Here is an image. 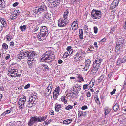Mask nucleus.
<instances>
[{"instance_id": "nucleus-1", "label": "nucleus", "mask_w": 126, "mask_h": 126, "mask_svg": "<svg viewBox=\"0 0 126 126\" xmlns=\"http://www.w3.org/2000/svg\"><path fill=\"white\" fill-rule=\"evenodd\" d=\"M35 54L34 51H30L24 52L23 50L20 51L19 55L18 56V58L20 59H23L24 57L29 58H32L35 56Z\"/></svg>"}, {"instance_id": "nucleus-2", "label": "nucleus", "mask_w": 126, "mask_h": 126, "mask_svg": "<svg viewBox=\"0 0 126 126\" xmlns=\"http://www.w3.org/2000/svg\"><path fill=\"white\" fill-rule=\"evenodd\" d=\"M68 13L69 12L67 10L65 11L63 17L62 19H60L58 22V25L59 26H64L69 23V20L67 18Z\"/></svg>"}, {"instance_id": "nucleus-3", "label": "nucleus", "mask_w": 126, "mask_h": 126, "mask_svg": "<svg viewBox=\"0 0 126 126\" xmlns=\"http://www.w3.org/2000/svg\"><path fill=\"white\" fill-rule=\"evenodd\" d=\"M47 116H39L37 118L36 117H32L30 119V121L28 123L29 126L33 125L35 122H41L45 120L47 118Z\"/></svg>"}, {"instance_id": "nucleus-4", "label": "nucleus", "mask_w": 126, "mask_h": 126, "mask_svg": "<svg viewBox=\"0 0 126 126\" xmlns=\"http://www.w3.org/2000/svg\"><path fill=\"white\" fill-rule=\"evenodd\" d=\"M101 61V59L99 57L95 59L94 62H93V68L92 70V71H94V72L97 71L99 68Z\"/></svg>"}, {"instance_id": "nucleus-5", "label": "nucleus", "mask_w": 126, "mask_h": 126, "mask_svg": "<svg viewBox=\"0 0 126 126\" xmlns=\"http://www.w3.org/2000/svg\"><path fill=\"white\" fill-rule=\"evenodd\" d=\"M14 65H13V67L10 68L8 71V75H9V76L12 77H14L17 76V75L18 73V70L16 69H15L13 67L14 66Z\"/></svg>"}, {"instance_id": "nucleus-6", "label": "nucleus", "mask_w": 126, "mask_h": 126, "mask_svg": "<svg viewBox=\"0 0 126 126\" xmlns=\"http://www.w3.org/2000/svg\"><path fill=\"white\" fill-rule=\"evenodd\" d=\"M91 15L94 19H99L101 17V12L100 11L93 9L91 13Z\"/></svg>"}, {"instance_id": "nucleus-7", "label": "nucleus", "mask_w": 126, "mask_h": 126, "mask_svg": "<svg viewBox=\"0 0 126 126\" xmlns=\"http://www.w3.org/2000/svg\"><path fill=\"white\" fill-rule=\"evenodd\" d=\"M48 34V31H45L44 32L43 31H40L39 34L38 35V38L39 40H44L46 36H47Z\"/></svg>"}, {"instance_id": "nucleus-8", "label": "nucleus", "mask_w": 126, "mask_h": 126, "mask_svg": "<svg viewBox=\"0 0 126 126\" xmlns=\"http://www.w3.org/2000/svg\"><path fill=\"white\" fill-rule=\"evenodd\" d=\"M55 55H53L51 56L45 57L41 59L42 61H45L47 63L51 62L55 58Z\"/></svg>"}, {"instance_id": "nucleus-9", "label": "nucleus", "mask_w": 126, "mask_h": 126, "mask_svg": "<svg viewBox=\"0 0 126 126\" xmlns=\"http://www.w3.org/2000/svg\"><path fill=\"white\" fill-rule=\"evenodd\" d=\"M19 11L18 10H15L13 12L12 14L10 15V17L11 20L15 19L16 17V16L19 14Z\"/></svg>"}, {"instance_id": "nucleus-10", "label": "nucleus", "mask_w": 126, "mask_h": 126, "mask_svg": "<svg viewBox=\"0 0 126 126\" xmlns=\"http://www.w3.org/2000/svg\"><path fill=\"white\" fill-rule=\"evenodd\" d=\"M52 85L51 84H50L47 89H46L45 94V96H47L51 93L52 89Z\"/></svg>"}, {"instance_id": "nucleus-11", "label": "nucleus", "mask_w": 126, "mask_h": 126, "mask_svg": "<svg viewBox=\"0 0 126 126\" xmlns=\"http://www.w3.org/2000/svg\"><path fill=\"white\" fill-rule=\"evenodd\" d=\"M44 4V3H43L42 5H39L38 9H36L35 12L38 13L41 11L42 12L43 11L45 10L46 9V7Z\"/></svg>"}, {"instance_id": "nucleus-12", "label": "nucleus", "mask_w": 126, "mask_h": 126, "mask_svg": "<svg viewBox=\"0 0 126 126\" xmlns=\"http://www.w3.org/2000/svg\"><path fill=\"white\" fill-rule=\"evenodd\" d=\"M53 55H54L52 51L50 50L46 51L42 56V58L45 57L51 56Z\"/></svg>"}, {"instance_id": "nucleus-13", "label": "nucleus", "mask_w": 126, "mask_h": 126, "mask_svg": "<svg viewBox=\"0 0 126 126\" xmlns=\"http://www.w3.org/2000/svg\"><path fill=\"white\" fill-rule=\"evenodd\" d=\"M90 63L91 61L90 60L88 59L85 61V67L83 68L84 70L86 71L89 69Z\"/></svg>"}, {"instance_id": "nucleus-14", "label": "nucleus", "mask_w": 126, "mask_h": 126, "mask_svg": "<svg viewBox=\"0 0 126 126\" xmlns=\"http://www.w3.org/2000/svg\"><path fill=\"white\" fill-rule=\"evenodd\" d=\"M118 3L119 2L117 0H115L111 4V7L112 9L114 8L118 5Z\"/></svg>"}, {"instance_id": "nucleus-15", "label": "nucleus", "mask_w": 126, "mask_h": 126, "mask_svg": "<svg viewBox=\"0 0 126 126\" xmlns=\"http://www.w3.org/2000/svg\"><path fill=\"white\" fill-rule=\"evenodd\" d=\"M0 21L3 27L6 28L7 26V24L5 19L4 18H1Z\"/></svg>"}, {"instance_id": "nucleus-16", "label": "nucleus", "mask_w": 126, "mask_h": 126, "mask_svg": "<svg viewBox=\"0 0 126 126\" xmlns=\"http://www.w3.org/2000/svg\"><path fill=\"white\" fill-rule=\"evenodd\" d=\"M77 21H75L74 22L72 25V29L73 30H75L77 29L78 27V25H77L76 24H77L76 23L77 22Z\"/></svg>"}, {"instance_id": "nucleus-17", "label": "nucleus", "mask_w": 126, "mask_h": 126, "mask_svg": "<svg viewBox=\"0 0 126 126\" xmlns=\"http://www.w3.org/2000/svg\"><path fill=\"white\" fill-rule=\"evenodd\" d=\"M44 104L43 103H41L38 106V109L40 111H42L44 109Z\"/></svg>"}, {"instance_id": "nucleus-18", "label": "nucleus", "mask_w": 126, "mask_h": 126, "mask_svg": "<svg viewBox=\"0 0 126 126\" xmlns=\"http://www.w3.org/2000/svg\"><path fill=\"white\" fill-rule=\"evenodd\" d=\"M86 115V112H83L80 111H79L78 116H84Z\"/></svg>"}, {"instance_id": "nucleus-19", "label": "nucleus", "mask_w": 126, "mask_h": 126, "mask_svg": "<svg viewBox=\"0 0 126 126\" xmlns=\"http://www.w3.org/2000/svg\"><path fill=\"white\" fill-rule=\"evenodd\" d=\"M33 103L32 102L29 101L26 103V106L27 107L31 108L33 106Z\"/></svg>"}, {"instance_id": "nucleus-20", "label": "nucleus", "mask_w": 126, "mask_h": 126, "mask_svg": "<svg viewBox=\"0 0 126 126\" xmlns=\"http://www.w3.org/2000/svg\"><path fill=\"white\" fill-rule=\"evenodd\" d=\"M72 121V119H69L64 120L63 122L64 124L68 125L70 124L71 122Z\"/></svg>"}, {"instance_id": "nucleus-21", "label": "nucleus", "mask_w": 126, "mask_h": 126, "mask_svg": "<svg viewBox=\"0 0 126 126\" xmlns=\"http://www.w3.org/2000/svg\"><path fill=\"white\" fill-rule=\"evenodd\" d=\"M60 3L59 0H55L52 2L51 5H53L55 6H57L59 5Z\"/></svg>"}, {"instance_id": "nucleus-22", "label": "nucleus", "mask_w": 126, "mask_h": 126, "mask_svg": "<svg viewBox=\"0 0 126 126\" xmlns=\"http://www.w3.org/2000/svg\"><path fill=\"white\" fill-rule=\"evenodd\" d=\"M119 108V105L118 103H116L115 104L113 107V110L114 111H116Z\"/></svg>"}, {"instance_id": "nucleus-23", "label": "nucleus", "mask_w": 126, "mask_h": 126, "mask_svg": "<svg viewBox=\"0 0 126 126\" xmlns=\"http://www.w3.org/2000/svg\"><path fill=\"white\" fill-rule=\"evenodd\" d=\"M11 110H6L3 113L1 114V116L3 117L6 114H7L10 113L11 111Z\"/></svg>"}, {"instance_id": "nucleus-24", "label": "nucleus", "mask_w": 126, "mask_h": 126, "mask_svg": "<svg viewBox=\"0 0 126 126\" xmlns=\"http://www.w3.org/2000/svg\"><path fill=\"white\" fill-rule=\"evenodd\" d=\"M118 42H117V44H120V45H122L124 41V40L121 38H119L118 40Z\"/></svg>"}, {"instance_id": "nucleus-25", "label": "nucleus", "mask_w": 126, "mask_h": 126, "mask_svg": "<svg viewBox=\"0 0 126 126\" xmlns=\"http://www.w3.org/2000/svg\"><path fill=\"white\" fill-rule=\"evenodd\" d=\"M66 98H67V97H62L61 98V101L62 102H64V103L65 104H67V101Z\"/></svg>"}, {"instance_id": "nucleus-26", "label": "nucleus", "mask_w": 126, "mask_h": 126, "mask_svg": "<svg viewBox=\"0 0 126 126\" xmlns=\"http://www.w3.org/2000/svg\"><path fill=\"white\" fill-rule=\"evenodd\" d=\"M79 37L81 39H83V31L82 29L79 30Z\"/></svg>"}, {"instance_id": "nucleus-27", "label": "nucleus", "mask_w": 126, "mask_h": 126, "mask_svg": "<svg viewBox=\"0 0 126 126\" xmlns=\"http://www.w3.org/2000/svg\"><path fill=\"white\" fill-rule=\"evenodd\" d=\"M94 98L96 102L97 103H99L100 102L98 95H94Z\"/></svg>"}, {"instance_id": "nucleus-28", "label": "nucleus", "mask_w": 126, "mask_h": 126, "mask_svg": "<svg viewBox=\"0 0 126 126\" xmlns=\"http://www.w3.org/2000/svg\"><path fill=\"white\" fill-rule=\"evenodd\" d=\"M61 106L60 105H56L55 107V109L56 111H58L61 108Z\"/></svg>"}, {"instance_id": "nucleus-29", "label": "nucleus", "mask_w": 126, "mask_h": 126, "mask_svg": "<svg viewBox=\"0 0 126 126\" xmlns=\"http://www.w3.org/2000/svg\"><path fill=\"white\" fill-rule=\"evenodd\" d=\"M50 14L48 13H46L44 15V16L47 19H49L51 17Z\"/></svg>"}, {"instance_id": "nucleus-30", "label": "nucleus", "mask_w": 126, "mask_h": 126, "mask_svg": "<svg viewBox=\"0 0 126 126\" xmlns=\"http://www.w3.org/2000/svg\"><path fill=\"white\" fill-rule=\"evenodd\" d=\"M36 100V99L35 98V97L34 98L32 96H31L29 98V101H30L31 102H32L34 104H35L34 103Z\"/></svg>"}, {"instance_id": "nucleus-31", "label": "nucleus", "mask_w": 126, "mask_h": 126, "mask_svg": "<svg viewBox=\"0 0 126 126\" xmlns=\"http://www.w3.org/2000/svg\"><path fill=\"white\" fill-rule=\"evenodd\" d=\"M19 28L21 31L23 32L26 30V26L25 25H23V26H20Z\"/></svg>"}, {"instance_id": "nucleus-32", "label": "nucleus", "mask_w": 126, "mask_h": 126, "mask_svg": "<svg viewBox=\"0 0 126 126\" xmlns=\"http://www.w3.org/2000/svg\"><path fill=\"white\" fill-rule=\"evenodd\" d=\"M59 93H56L55 92H54L53 93V98L54 99H56Z\"/></svg>"}, {"instance_id": "nucleus-33", "label": "nucleus", "mask_w": 126, "mask_h": 126, "mask_svg": "<svg viewBox=\"0 0 126 126\" xmlns=\"http://www.w3.org/2000/svg\"><path fill=\"white\" fill-rule=\"evenodd\" d=\"M77 53L79 55L80 57H81V56L84 54V51L82 50H80Z\"/></svg>"}, {"instance_id": "nucleus-34", "label": "nucleus", "mask_w": 126, "mask_h": 126, "mask_svg": "<svg viewBox=\"0 0 126 126\" xmlns=\"http://www.w3.org/2000/svg\"><path fill=\"white\" fill-rule=\"evenodd\" d=\"M2 47L4 49H6L8 48V47L6 44L4 43L2 45Z\"/></svg>"}, {"instance_id": "nucleus-35", "label": "nucleus", "mask_w": 126, "mask_h": 126, "mask_svg": "<svg viewBox=\"0 0 126 126\" xmlns=\"http://www.w3.org/2000/svg\"><path fill=\"white\" fill-rule=\"evenodd\" d=\"M123 63H124V62L123 61V59L121 60L120 59H118L117 62V65H118Z\"/></svg>"}, {"instance_id": "nucleus-36", "label": "nucleus", "mask_w": 126, "mask_h": 126, "mask_svg": "<svg viewBox=\"0 0 126 126\" xmlns=\"http://www.w3.org/2000/svg\"><path fill=\"white\" fill-rule=\"evenodd\" d=\"M41 28V29L40 31L44 32L43 31V30H47V27L46 26H42V27Z\"/></svg>"}, {"instance_id": "nucleus-37", "label": "nucleus", "mask_w": 126, "mask_h": 126, "mask_svg": "<svg viewBox=\"0 0 126 126\" xmlns=\"http://www.w3.org/2000/svg\"><path fill=\"white\" fill-rule=\"evenodd\" d=\"M18 104L20 108H22L24 105V103L23 102H21V103H19V101H18Z\"/></svg>"}, {"instance_id": "nucleus-38", "label": "nucleus", "mask_w": 126, "mask_h": 126, "mask_svg": "<svg viewBox=\"0 0 126 126\" xmlns=\"http://www.w3.org/2000/svg\"><path fill=\"white\" fill-rule=\"evenodd\" d=\"M88 34H89V33H88L87 32H85L84 33L85 37L87 38H88L89 37V36H88L89 35Z\"/></svg>"}, {"instance_id": "nucleus-39", "label": "nucleus", "mask_w": 126, "mask_h": 126, "mask_svg": "<svg viewBox=\"0 0 126 126\" xmlns=\"http://www.w3.org/2000/svg\"><path fill=\"white\" fill-rule=\"evenodd\" d=\"M80 89V86H78L77 88L75 90L76 91V93H78L79 92Z\"/></svg>"}, {"instance_id": "nucleus-40", "label": "nucleus", "mask_w": 126, "mask_h": 126, "mask_svg": "<svg viewBox=\"0 0 126 126\" xmlns=\"http://www.w3.org/2000/svg\"><path fill=\"white\" fill-rule=\"evenodd\" d=\"M72 106H71L70 105H69L66 107L65 108V109L67 110H68L69 109H72Z\"/></svg>"}, {"instance_id": "nucleus-41", "label": "nucleus", "mask_w": 126, "mask_h": 126, "mask_svg": "<svg viewBox=\"0 0 126 126\" xmlns=\"http://www.w3.org/2000/svg\"><path fill=\"white\" fill-rule=\"evenodd\" d=\"M110 109H107L105 110V114L106 115L109 113L110 111Z\"/></svg>"}, {"instance_id": "nucleus-42", "label": "nucleus", "mask_w": 126, "mask_h": 126, "mask_svg": "<svg viewBox=\"0 0 126 126\" xmlns=\"http://www.w3.org/2000/svg\"><path fill=\"white\" fill-rule=\"evenodd\" d=\"M19 103H21V102L25 103L26 101V99H24L21 98L19 100Z\"/></svg>"}, {"instance_id": "nucleus-43", "label": "nucleus", "mask_w": 126, "mask_h": 126, "mask_svg": "<svg viewBox=\"0 0 126 126\" xmlns=\"http://www.w3.org/2000/svg\"><path fill=\"white\" fill-rule=\"evenodd\" d=\"M117 46V47H118V48L119 49H121L122 47V45H120V44H117V43H116V46Z\"/></svg>"}, {"instance_id": "nucleus-44", "label": "nucleus", "mask_w": 126, "mask_h": 126, "mask_svg": "<svg viewBox=\"0 0 126 126\" xmlns=\"http://www.w3.org/2000/svg\"><path fill=\"white\" fill-rule=\"evenodd\" d=\"M98 29L96 27H94V32L95 33H96L97 32Z\"/></svg>"}, {"instance_id": "nucleus-45", "label": "nucleus", "mask_w": 126, "mask_h": 126, "mask_svg": "<svg viewBox=\"0 0 126 126\" xmlns=\"http://www.w3.org/2000/svg\"><path fill=\"white\" fill-rule=\"evenodd\" d=\"M54 92H55L56 93H59V88L58 87L55 89Z\"/></svg>"}, {"instance_id": "nucleus-46", "label": "nucleus", "mask_w": 126, "mask_h": 126, "mask_svg": "<svg viewBox=\"0 0 126 126\" xmlns=\"http://www.w3.org/2000/svg\"><path fill=\"white\" fill-rule=\"evenodd\" d=\"M79 79L78 81L79 82H81V81H83L84 80L82 77H79Z\"/></svg>"}, {"instance_id": "nucleus-47", "label": "nucleus", "mask_w": 126, "mask_h": 126, "mask_svg": "<svg viewBox=\"0 0 126 126\" xmlns=\"http://www.w3.org/2000/svg\"><path fill=\"white\" fill-rule=\"evenodd\" d=\"M5 2H0V7L4 8L5 6Z\"/></svg>"}, {"instance_id": "nucleus-48", "label": "nucleus", "mask_w": 126, "mask_h": 126, "mask_svg": "<svg viewBox=\"0 0 126 126\" xmlns=\"http://www.w3.org/2000/svg\"><path fill=\"white\" fill-rule=\"evenodd\" d=\"M6 38L7 39V40L9 41H10L11 40L10 36V35H7L6 36Z\"/></svg>"}, {"instance_id": "nucleus-49", "label": "nucleus", "mask_w": 126, "mask_h": 126, "mask_svg": "<svg viewBox=\"0 0 126 126\" xmlns=\"http://www.w3.org/2000/svg\"><path fill=\"white\" fill-rule=\"evenodd\" d=\"M68 55V53H67L66 52H65L64 54L63 57L64 58L67 57L68 55Z\"/></svg>"}, {"instance_id": "nucleus-50", "label": "nucleus", "mask_w": 126, "mask_h": 126, "mask_svg": "<svg viewBox=\"0 0 126 126\" xmlns=\"http://www.w3.org/2000/svg\"><path fill=\"white\" fill-rule=\"evenodd\" d=\"M39 27H35L34 29V32H36L38 29Z\"/></svg>"}, {"instance_id": "nucleus-51", "label": "nucleus", "mask_w": 126, "mask_h": 126, "mask_svg": "<svg viewBox=\"0 0 126 126\" xmlns=\"http://www.w3.org/2000/svg\"><path fill=\"white\" fill-rule=\"evenodd\" d=\"M72 47L71 46H69L67 47L66 50L67 51H70V50H72V49H71Z\"/></svg>"}, {"instance_id": "nucleus-52", "label": "nucleus", "mask_w": 126, "mask_h": 126, "mask_svg": "<svg viewBox=\"0 0 126 126\" xmlns=\"http://www.w3.org/2000/svg\"><path fill=\"white\" fill-rule=\"evenodd\" d=\"M30 86V84H28L26 85L25 86L24 88L25 89H27Z\"/></svg>"}, {"instance_id": "nucleus-53", "label": "nucleus", "mask_w": 126, "mask_h": 126, "mask_svg": "<svg viewBox=\"0 0 126 126\" xmlns=\"http://www.w3.org/2000/svg\"><path fill=\"white\" fill-rule=\"evenodd\" d=\"M87 108V107L86 106H82L81 108V109L82 110H84L86 109Z\"/></svg>"}, {"instance_id": "nucleus-54", "label": "nucleus", "mask_w": 126, "mask_h": 126, "mask_svg": "<svg viewBox=\"0 0 126 126\" xmlns=\"http://www.w3.org/2000/svg\"><path fill=\"white\" fill-rule=\"evenodd\" d=\"M88 85L87 84H84L83 85V88L84 90H85L87 89V87L88 86Z\"/></svg>"}, {"instance_id": "nucleus-55", "label": "nucleus", "mask_w": 126, "mask_h": 126, "mask_svg": "<svg viewBox=\"0 0 126 126\" xmlns=\"http://www.w3.org/2000/svg\"><path fill=\"white\" fill-rule=\"evenodd\" d=\"M116 91V89H113V91H112L110 93L111 94V95H113L115 93V92Z\"/></svg>"}, {"instance_id": "nucleus-56", "label": "nucleus", "mask_w": 126, "mask_h": 126, "mask_svg": "<svg viewBox=\"0 0 126 126\" xmlns=\"http://www.w3.org/2000/svg\"><path fill=\"white\" fill-rule=\"evenodd\" d=\"M48 68V67L47 65H43V68H44V69H47Z\"/></svg>"}, {"instance_id": "nucleus-57", "label": "nucleus", "mask_w": 126, "mask_h": 126, "mask_svg": "<svg viewBox=\"0 0 126 126\" xmlns=\"http://www.w3.org/2000/svg\"><path fill=\"white\" fill-rule=\"evenodd\" d=\"M18 2H16L15 3H14L13 4V5L14 7H16V6L17 5H18Z\"/></svg>"}, {"instance_id": "nucleus-58", "label": "nucleus", "mask_w": 126, "mask_h": 126, "mask_svg": "<svg viewBox=\"0 0 126 126\" xmlns=\"http://www.w3.org/2000/svg\"><path fill=\"white\" fill-rule=\"evenodd\" d=\"M10 57V56L9 54H7L5 58V59L6 60H8L9 58Z\"/></svg>"}, {"instance_id": "nucleus-59", "label": "nucleus", "mask_w": 126, "mask_h": 126, "mask_svg": "<svg viewBox=\"0 0 126 126\" xmlns=\"http://www.w3.org/2000/svg\"><path fill=\"white\" fill-rule=\"evenodd\" d=\"M49 114L52 115H54V111L52 110H51L49 112Z\"/></svg>"}, {"instance_id": "nucleus-60", "label": "nucleus", "mask_w": 126, "mask_h": 126, "mask_svg": "<svg viewBox=\"0 0 126 126\" xmlns=\"http://www.w3.org/2000/svg\"><path fill=\"white\" fill-rule=\"evenodd\" d=\"M87 96L88 97H90L91 96V93L90 92H88L86 94Z\"/></svg>"}, {"instance_id": "nucleus-61", "label": "nucleus", "mask_w": 126, "mask_h": 126, "mask_svg": "<svg viewBox=\"0 0 126 126\" xmlns=\"http://www.w3.org/2000/svg\"><path fill=\"white\" fill-rule=\"evenodd\" d=\"M106 41V39L105 38H104L101 40L100 42L102 43L105 42Z\"/></svg>"}, {"instance_id": "nucleus-62", "label": "nucleus", "mask_w": 126, "mask_h": 126, "mask_svg": "<svg viewBox=\"0 0 126 126\" xmlns=\"http://www.w3.org/2000/svg\"><path fill=\"white\" fill-rule=\"evenodd\" d=\"M80 58L78 57L77 56H76V57L75 58V60H80Z\"/></svg>"}, {"instance_id": "nucleus-63", "label": "nucleus", "mask_w": 126, "mask_h": 126, "mask_svg": "<svg viewBox=\"0 0 126 126\" xmlns=\"http://www.w3.org/2000/svg\"><path fill=\"white\" fill-rule=\"evenodd\" d=\"M88 27L86 25H85L83 29L84 30H87L88 29V28H87Z\"/></svg>"}, {"instance_id": "nucleus-64", "label": "nucleus", "mask_w": 126, "mask_h": 126, "mask_svg": "<svg viewBox=\"0 0 126 126\" xmlns=\"http://www.w3.org/2000/svg\"><path fill=\"white\" fill-rule=\"evenodd\" d=\"M122 59L123 61L124 62H126V56L124 57Z\"/></svg>"}]
</instances>
